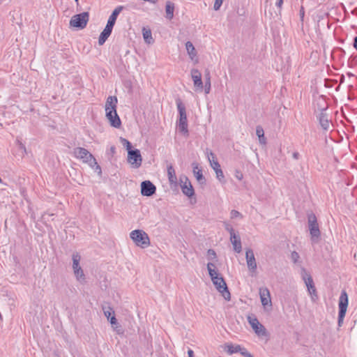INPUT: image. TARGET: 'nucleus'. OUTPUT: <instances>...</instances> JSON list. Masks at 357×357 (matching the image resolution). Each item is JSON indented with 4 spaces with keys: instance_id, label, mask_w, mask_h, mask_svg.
<instances>
[{
    "instance_id": "31",
    "label": "nucleus",
    "mask_w": 357,
    "mask_h": 357,
    "mask_svg": "<svg viewBox=\"0 0 357 357\" xmlns=\"http://www.w3.org/2000/svg\"><path fill=\"white\" fill-rule=\"evenodd\" d=\"M142 34H143V37H144V39L146 43L150 44L153 42L151 31L150 29H146V28H143Z\"/></svg>"
},
{
    "instance_id": "52",
    "label": "nucleus",
    "mask_w": 357,
    "mask_h": 357,
    "mask_svg": "<svg viewBox=\"0 0 357 357\" xmlns=\"http://www.w3.org/2000/svg\"><path fill=\"white\" fill-rule=\"evenodd\" d=\"M351 13L356 16H357V7L355 8L352 11Z\"/></svg>"
},
{
    "instance_id": "11",
    "label": "nucleus",
    "mask_w": 357,
    "mask_h": 357,
    "mask_svg": "<svg viewBox=\"0 0 357 357\" xmlns=\"http://www.w3.org/2000/svg\"><path fill=\"white\" fill-rule=\"evenodd\" d=\"M248 319L249 324L259 336L266 335L267 333L265 327L259 323L256 317H248Z\"/></svg>"
},
{
    "instance_id": "36",
    "label": "nucleus",
    "mask_w": 357,
    "mask_h": 357,
    "mask_svg": "<svg viewBox=\"0 0 357 357\" xmlns=\"http://www.w3.org/2000/svg\"><path fill=\"white\" fill-rule=\"evenodd\" d=\"M208 258L210 260L215 259L217 257L216 253L214 250L209 249L207 251Z\"/></svg>"
},
{
    "instance_id": "45",
    "label": "nucleus",
    "mask_w": 357,
    "mask_h": 357,
    "mask_svg": "<svg viewBox=\"0 0 357 357\" xmlns=\"http://www.w3.org/2000/svg\"><path fill=\"white\" fill-rule=\"evenodd\" d=\"M283 3V0H278L276 2V6L280 9L282 8Z\"/></svg>"
},
{
    "instance_id": "26",
    "label": "nucleus",
    "mask_w": 357,
    "mask_h": 357,
    "mask_svg": "<svg viewBox=\"0 0 357 357\" xmlns=\"http://www.w3.org/2000/svg\"><path fill=\"white\" fill-rule=\"evenodd\" d=\"M185 48L190 59H193L197 56V52L193 44L190 41L186 42Z\"/></svg>"
},
{
    "instance_id": "24",
    "label": "nucleus",
    "mask_w": 357,
    "mask_h": 357,
    "mask_svg": "<svg viewBox=\"0 0 357 357\" xmlns=\"http://www.w3.org/2000/svg\"><path fill=\"white\" fill-rule=\"evenodd\" d=\"M167 176L169 181L171 184H176L177 183V177L176 175L175 170L172 165H169L167 167Z\"/></svg>"
},
{
    "instance_id": "28",
    "label": "nucleus",
    "mask_w": 357,
    "mask_h": 357,
    "mask_svg": "<svg viewBox=\"0 0 357 357\" xmlns=\"http://www.w3.org/2000/svg\"><path fill=\"white\" fill-rule=\"evenodd\" d=\"M74 274L76 277V279L81 283H84L86 282L85 275L82 268H77L73 271Z\"/></svg>"
},
{
    "instance_id": "32",
    "label": "nucleus",
    "mask_w": 357,
    "mask_h": 357,
    "mask_svg": "<svg viewBox=\"0 0 357 357\" xmlns=\"http://www.w3.org/2000/svg\"><path fill=\"white\" fill-rule=\"evenodd\" d=\"M256 135L259 137L260 143H265L264 131L261 126H257Z\"/></svg>"
},
{
    "instance_id": "8",
    "label": "nucleus",
    "mask_w": 357,
    "mask_h": 357,
    "mask_svg": "<svg viewBox=\"0 0 357 357\" xmlns=\"http://www.w3.org/2000/svg\"><path fill=\"white\" fill-rule=\"evenodd\" d=\"M215 280H213V284L215 287L216 289L222 294L226 301H230L231 294L225 279L222 276H220L218 278H215Z\"/></svg>"
},
{
    "instance_id": "34",
    "label": "nucleus",
    "mask_w": 357,
    "mask_h": 357,
    "mask_svg": "<svg viewBox=\"0 0 357 357\" xmlns=\"http://www.w3.org/2000/svg\"><path fill=\"white\" fill-rule=\"evenodd\" d=\"M120 140H121L122 145L124 147H126V149H127L128 151H129L130 150L132 149V144L128 140H127L126 139L123 138V137H121Z\"/></svg>"
},
{
    "instance_id": "2",
    "label": "nucleus",
    "mask_w": 357,
    "mask_h": 357,
    "mask_svg": "<svg viewBox=\"0 0 357 357\" xmlns=\"http://www.w3.org/2000/svg\"><path fill=\"white\" fill-rule=\"evenodd\" d=\"M176 103L179 113V119L178 123V130L184 135H188V120L185 107L180 98H177L176 100Z\"/></svg>"
},
{
    "instance_id": "23",
    "label": "nucleus",
    "mask_w": 357,
    "mask_h": 357,
    "mask_svg": "<svg viewBox=\"0 0 357 357\" xmlns=\"http://www.w3.org/2000/svg\"><path fill=\"white\" fill-rule=\"evenodd\" d=\"M207 269H208V274L211 277L212 282L213 281V280H215V278H218V277H220L218 271L215 270V264L208 262L207 264Z\"/></svg>"
},
{
    "instance_id": "21",
    "label": "nucleus",
    "mask_w": 357,
    "mask_h": 357,
    "mask_svg": "<svg viewBox=\"0 0 357 357\" xmlns=\"http://www.w3.org/2000/svg\"><path fill=\"white\" fill-rule=\"evenodd\" d=\"M319 121L321 127L324 130H328L330 128V122L328 119V116L324 112H321V114L319 116Z\"/></svg>"
},
{
    "instance_id": "16",
    "label": "nucleus",
    "mask_w": 357,
    "mask_h": 357,
    "mask_svg": "<svg viewBox=\"0 0 357 357\" xmlns=\"http://www.w3.org/2000/svg\"><path fill=\"white\" fill-rule=\"evenodd\" d=\"M210 162H211V166L215 172L217 178L220 182L225 183V176L223 174V172L222 171V169L220 168V165L219 164V162L218 161H215V160L210 161Z\"/></svg>"
},
{
    "instance_id": "10",
    "label": "nucleus",
    "mask_w": 357,
    "mask_h": 357,
    "mask_svg": "<svg viewBox=\"0 0 357 357\" xmlns=\"http://www.w3.org/2000/svg\"><path fill=\"white\" fill-rule=\"evenodd\" d=\"M180 182L182 192L188 197L194 196L195 190L188 178L185 176H180Z\"/></svg>"
},
{
    "instance_id": "54",
    "label": "nucleus",
    "mask_w": 357,
    "mask_h": 357,
    "mask_svg": "<svg viewBox=\"0 0 357 357\" xmlns=\"http://www.w3.org/2000/svg\"><path fill=\"white\" fill-rule=\"evenodd\" d=\"M210 155H211L213 158H214V154H213L212 152H211V153H210Z\"/></svg>"
},
{
    "instance_id": "25",
    "label": "nucleus",
    "mask_w": 357,
    "mask_h": 357,
    "mask_svg": "<svg viewBox=\"0 0 357 357\" xmlns=\"http://www.w3.org/2000/svg\"><path fill=\"white\" fill-rule=\"evenodd\" d=\"M166 17L172 20L174 17V4L171 1H167L165 6Z\"/></svg>"
},
{
    "instance_id": "20",
    "label": "nucleus",
    "mask_w": 357,
    "mask_h": 357,
    "mask_svg": "<svg viewBox=\"0 0 357 357\" xmlns=\"http://www.w3.org/2000/svg\"><path fill=\"white\" fill-rule=\"evenodd\" d=\"M123 7L122 6H118L116 8L113 12L112 13L111 15L109 17V19L107 20V24L110 26V27L113 28L116 20L117 19L118 15H119L120 12L122 10Z\"/></svg>"
},
{
    "instance_id": "55",
    "label": "nucleus",
    "mask_w": 357,
    "mask_h": 357,
    "mask_svg": "<svg viewBox=\"0 0 357 357\" xmlns=\"http://www.w3.org/2000/svg\"><path fill=\"white\" fill-rule=\"evenodd\" d=\"M75 1L78 3L79 0H75Z\"/></svg>"
},
{
    "instance_id": "13",
    "label": "nucleus",
    "mask_w": 357,
    "mask_h": 357,
    "mask_svg": "<svg viewBox=\"0 0 357 357\" xmlns=\"http://www.w3.org/2000/svg\"><path fill=\"white\" fill-rule=\"evenodd\" d=\"M156 187L150 181H144L141 183V194L143 196L151 197L155 193Z\"/></svg>"
},
{
    "instance_id": "18",
    "label": "nucleus",
    "mask_w": 357,
    "mask_h": 357,
    "mask_svg": "<svg viewBox=\"0 0 357 357\" xmlns=\"http://www.w3.org/2000/svg\"><path fill=\"white\" fill-rule=\"evenodd\" d=\"M193 174L200 184H206V178H204L202 170L199 169L198 164L196 162L192 163Z\"/></svg>"
},
{
    "instance_id": "51",
    "label": "nucleus",
    "mask_w": 357,
    "mask_h": 357,
    "mask_svg": "<svg viewBox=\"0 0 357 357\" xmlns=\"http://www.w3.org/2000/svg\"><path fill=\"white\" fill-rule=\"evenodd\" d=\"M144 1H147V2H149V3H156L158 0H144Z\"/></svg>"
},
{
    "instance_id": "42",
    "label": "nucleus",
    "mask_w": 357,
    "mask_h": 357,
    "mask_svg": "<svg viewBox=\"0 0 357 357\" xmlns=\"http://www.w3.org/2000/svg\"><path fill=\"white\" fill-rule=\"evenodd\" d=\"M235 176H236V178L238 180H239V181L242 180V179H243V174H242V172H240V171H238V170H236V171Z\"/></svg>"
},
{
    "instance_id": "7",
    "label": "nucleus",
    "mask_w": 357,
    "mask_h": 357,
    "mask_svg": "<svg viewBox=\"0 0 357 357\" xmlns=\"http://www.w3.org/2000/svg\"><path fill=\"white\" fill-rule=\"evenodd\" d=\"M307 222L312 241H315L320 237L321 232L317 217L313 213L307 215Z\"/></svg>"
},
{
    "instance_id": "17",
    "label": "nucleus",
    "mask_w": 357,
    "mask_h": 357,
    "mask_svg": "<svg viewBox=\"0 0 357 357\" xmlns=\"http://www.w3.org/2000/svg\"><path fill=\"white\" fill-rule=\"evenodd\" d=\"M113 28L110 27V26L106 24V26L103 29V31L100 33V35L98 38V45H102L109 36L112 33Z\"/></svg>"
},
{
    "instance_id": "46",
    "label": "nucleus",
    "mask_w": 357,
    "mask_h": 357,
    "mask_svg": "<svg viewBox=\"0 0 357 357\" xmlns=\"http://www.w3.org/2000/svg\"><path fill=\"white\" fill-rule=\"evenodd\" d=\"M292 156L295 160H298L299 158L300 154L298 152H294L293 153Z\"/></svg>"
},
{
    "instance_id": "40",
    "label": "nucleus",
    "mask_w": 357,
    "mask_h": 357,
    "mask_svg": "<svg viewBox=\"0 0 357 357\" xmlns=\"http://www.w3.org/2000/svg\"><path fill=\"white\" fill-rule=\"evenodd\" d=\"M224 0H215L213 6L215 10H218L222 6Z\"/></svg>"
},
{
    "instance_id": "50",
    "label": "nucleus",
    "mask_w": 357,
    "mask_h": 357,
    "mask_svg": "<svg viewBox=\"0 0 357 357\" xmlns=\"http://www.w3.org/2000/svg\"><path fill=\"white\" fill-rule=\"evenodd\" d=\"M19 145H20V148L21 149H23L24 151H26V147L22 143L19 142Z\"/></svg>"
},
{
    "instance_id": "35",
    "label": "nucleus",
    "mask_w": 357,
    "mask_h": 357,
    "mask_svg": "<svg viewBox=\"0 0 357 357\" xmlns=\"http://www.w3.org/2000/svg\"><path fill=\"white\" fill-rule=\"evenodd\" d=\"M93 169H94V171L99 175V176H101L102 175V169H101V167L98 164V162H96V164L93 165V163H91V165H89Z\"/></svg>"
},
{
    "instance_id": "1",
    "label": "nucleus",
    "mask_w": 357,
    "mask_h": 357,
    "mask_svg": "<svg viewBox=\"0 0 357 357\" xmlns=\"http://www.w3.org/2000/svg\"><path fill=\"white\" fill-rule=\"evenodd\" d=\"M117 103L116 96H110L107 98L105 105L106 117L110 125L116 128H119L121 126V121L116 112Z\"/></svg>"
},
{
    "instance_id": "30",
    "label": "nucleus",
    "mask_w": 357,
    "mask_h": 357,
    "mask_svg": "<svg viewBox=\"0 0 357 357\" xmlns=\"http://www.w3.org/2000/svg\"><path fill=\"white\" fill-rule=\"evenodd\" d=\"M226 347L227 348V351L229 354H233L241 351V347L239 344L234 345L229 344L226 345Z\"/></svg>"
},
{
    "instance_id": "22",
    "label": "nucleus",
    "mask_w": 357,
    "mask_h": 357,
    "mask_svg": "<svg viewBox=\"0 0 357 357\" xmlns=\"http://www.w3.org/2000/svg\"><path fill=\"white\" fill-rule=\"evenodd\" d=\"M301 275H302V278L304 280L307 287H309L314 284V282H313L312 276L310 275V273H308L306 271V270L304 268H303L301 269Z\"/></svg>"
},
{
    "instance_id": "44",
    "label": "nucleus",
    "mask_w": 357,
    "mask_h": 357,
    "mask_svg": "<svg viewBox=\"0 0 357 357\" xmlns=\"http://www.w3.org/2000/svg\"><path fill=\"white\" fill-rule=\"evenodd\" d=\"M227 230L229 232L230 236H232V234H236L232 227H227Z\"/></svg>"
},
{
    "instance_id": "38",
    "label": "nucleus",
    "mask_w": 357,
    "mask_h": 357,
    "mask_svg": "<svg viewBox=\"0 0 357 357\" xmlns=\"http://www.w3.org/2000/svg\"><path fill=\"white\" fill-rule=\"evenodd\" d=\"M299 255L297 252L293 251L291 254V259L294 263H296L299 259Z\"/></svg>"
},
{
    "instance_id": "15",
    "label": "nucleus",
    "mask_w": 357,
    "mask_h": 357,
    "mask_svg": "<svg viewBox=\"0 0 357 357\" xmlns=\"http://www.w3.org/2000/svg\"><path fill=\"white\" fill-rule=\"evenodd\" d=\"M259 295L262 305L266 306L271 304L270 292L267 288H261L259 289Z\"/></svg>"
},
{
    "instance_id": "41",
    "label": "nucleus",
    "mask_w": 357,
    "mask_h": 357,
    "mask_svg": "<svg viewBox=\"0 0 357 357\" xmlns=\"http://www.w3.org/2000/svg\"><path fill=\"white\" fill-rule=\"evenodd\" d=\"M239 353L245 357H252L250 353H249L245 348L241 347V351H239Z\"/></svg>"
},
{
    "instance_id": "39",
    "label": "nucleus",
    "mask_w": 357,
    "mask_h": 357,
    "mask_svg": "<svg viewBox=\"0 0 357 357\" xmlns=\"http://www.w3.org/2000/svg\"><path fill=\"white\" fill-rule=\"evenodd\" d=\"M231 218H242V215L240 212H238L236 210H231Z\"/></svg>"
},
{
    "instance_id": "4",
    "label": "nucleus",
    "mask_w": 357,
    "mask_h": 357,
    "mask_svg": "<svg viewBox=\"0 0 357 357\" xmlns=\"http://www.w3.org/2000/svg\"><path fill=\"white\" fill-rule=\"evenodd\" d=\"M349 305V298L347 293L345 290H342L341 291L339 301H338V319H337V324L338 326L340 327L343 324L344 319L345 317L347 307Z\"/></svg>"
},
{
    "instance_id": "5",
    "label": "nucleus",
    "mask_w": 357,
    "mask_h": 357,
    "mask_svg": "<svg viewBox=\"0 0 357 357\" xmlns=\"http://www.w3.org/2000/svg\"><path fill=\"white\" fill-rule=\"evenodd\" d=\"M89 20V12H83L73 15L70 20V26L83 29L86 26Z\"/></svg>"
},
{
    "instance_id": "14",
    "label": "nucleus",
    "mask_w": 357,
    "mask_h": 357,
    "mask_svg": "<svg viewBox=\"0 0 357 357\" xmlns=\"http://www.w3.org/2000/svg\"><path fill=\"white\" fill-rule=\"evenodd\" d=\"M191 77L196 89L202 91L204 88V84L202 80V74L199 70L195 68L192 69Z\"/></svg>"
},
{
    "instance_id": "33",
    "label": "nucleus",
    "mask_w": 357,
    "mask_h": 357,
    "mask_svg": "<svg viewBox=\"0 0 357 357\" xmlns=\"http://www.w3.org/2000/svg\"><path fill=\"white\" fill-rule=\"evenodd\" d=\"M307 291H308L309 294L312 296V298L313 300L314 299V298H317L318 296H317V289L314 287V284H313L309 287H307Z\"/></svg>"
},
{
    "instance_id": "37",
    "label": "nucleus",
    "mask_w": 357,
    "mask_h": 357,
    "mask_svg": "<svg viewBox=\"0 0 357 357\" xmlns=\"http://www.w3.org/2000/svg\"><path fill=\"white\" fill-rule=\"evenodd\" d=\"M102 310L104 312V314L107 318V319H109V317H111L112 314L114 313V312L112 311V309L109 307H108L107 309H106L105 307H102Z\"/></svg>"
},
{
    "instance_id": "43",
    "label": "nucleus",
    "mask_w": 357,
    "mask_h": 357,
    "mask_svg": "<svg viewBox=\"0 0 357 357\" xmlns=\"http://www.w3.org/2000/svg\"><path fill=\"white\" fill-rule=\"evenodd\" d=\"M108 320H109V322L112 326L116 325L118 324L115 316L109 317Z\"/></svg>"
},
{
    "instance_id": "9",
    "label": "nucleus",
    "mask_w": 357,
    "mask_h": 357,
    "mask_svg": "<svg viewBox=\"0 0 357 357\" xmlns=\"http://www.w3.org/2000/svg\"><path fill=\"white\" fill-rule=\"evenodd\" d=\"M128 161L133 167L139 168L142 162V158L139 149H131L128 151Z\"/></svg>"
},
{
    "instance_id": "47",
    "label": "nucleus",
    "mask_w": 357,
    "mask_h": 357,
    "mask_svg": "<svg viewBox=\"0 0 357 357\" xmlns=\"http://www.w3.org/2000/svg\"><path fill=\"white\" fill-rule=\"evenodd\" d=\"M354 47L357 50V36L354 38Z\"/></svg>"
},
{
    "instance_id": "53",
    "label": "nucleus",
    "mask_w": 357,
    "mask_h": 357,
    "mask_svg": "<svg viewBox=\"0 0 357 357\" xmlns=\"http://www.w3.org/2000/svg\"><path fill=\"white\" fill-rule=\"evenodd\" d=\"M300 15L301 17H303L304 16V11L303 10V8L300 10Z\"/></svg>"
},
{
    "instance_id": "29",
    "label": "nucleus",
    "mask_w": 357,
    "mask_h": 357,
    "mask_svg": "<svg viewBox=\"0 0 357 357\" xmlns=\"http://www.w3.org/2000/svg\"><path fill=\"white\" fill-rule=\"evenodd\" d=\"M73 259V271L76 270L77 268H81L79 266V261L81 259V256L79 255L78 252H75L73 254L72 256Z\"/></svg>"
},
{
    "instance_id": "49",
    "label": "nucleus",
    "mask_w": 357,
    "mask_h": 357,
    "mask_svg": "<svg viewBox=\"0 0 357 357\" xmlns=\"http://www.w3.org/2000/svg\"><path fill=\"white\" fill-rule=\"evenodd\" d=\"M112 154H114L116 152V148L114 146H112L109 149Z\"/></svg>"
},
{
    "instance_id": "27",
    "label": "nucleus",
    "mask_w": 357,
    "mask_h": 357,
    "mask_svg": "<svg viewBox=\"0 0 357 357\" xmlns=\"http://www.w3.org/2000/svg\"><path fill=\"white\" fill-rule=\"evenodd\" d=\"M205 77V82H204V92L206 94H208L211 91V75L208 70H206L204 75Z\"/></svg>"
},
{
    "instance_id": "6",
    "label": "nucleus",
    "mask_w": 357,
    "mask_h": 357,
    "mask_svg": "<svg viewBox=\"0 0 357 357\" xmlns=\"http://www.w3.org/2000/svg\"><path fill=\"white\" fill-rule=\"evenodd\" d=\"M73 153L75 158L82 160L83 162L87 163L88 165H91V163L93 165L96 164V159L84 148H75Z\"/></svg>"
},
{
    "instance_id": "12",
    "label": "nucleus",
    "mask_w": 357,
    "mask_h": 357,
    "mask_svg": "<svg viewBox=\"0 0 357 357\" xmlns=\"http://www.w3.org/2000/svg\"><path fill=\"white\" fill-rule=\"evenodd\" d=\"M245 259L248 270L251 273H255L257 271V261L254 255V252L251 248L246 249Z\"/></svg>"
},
{
    "instance_id": "3",
    "label": "nucleus",
    "mask_w": 357,
    "mask_h": 357,
    "mask_svg": "<svg viewBox=\"0 0 357 357\" xmlns=\"http://www.w3.org/2000/svg\"><path fill=\"white\" fill-rule=\"evenodd\" d=\"M130 237L138 247L146 248L150 245L149 237L143 230L135 229L132 231L130 234Z\"/></svg>"
},
{
    "instance_id": "19",
    "label": "nucleus",
    "mask_w": 357,
    "mask_h": 357,
    "mask_svg": "<svg viewBox=\"0 0 357 357\" xmlns=\"http://www.w3.org/2000/svg\"><path fill=\"white\" fill-rule=\"evenodd\" d=\"M230 241L234 246L236 252L240 253L242 250L241 238L238 234H233L230 236Z\"/></svg>"
},
{
    "instance_id": "48",
    "label": "nucleus",
    "mask_w": 357,
    "mask_h": 357,
    "mask_svg": "<svg viewBox=\"0 0 357 357\" xmlns=\"http://www.w3.org/2000/svg\"><path fill=\"white\" fill-rule=\"evenodd\" d=\"M188 357H194V352L192 349L188 351Z\"/></svg>"
}]
</instances>
